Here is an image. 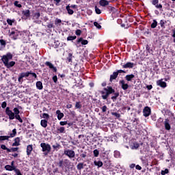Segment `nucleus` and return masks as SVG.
Listing matches in <instances>:
<instances>
[{"label": "nucleus", "mask_w": 175, "mask_h": 175, "mask_svg": "<svg viewBox=\"0 0 175 175\" xmlns=\"http://www.w3.org/2000/svg\"><path fill=\"white\" fill-rule=\"evenodd\" d=\"M100 92L103 99H107L110 94H114L116 91L113 89V88L107 86V88H104V90H102Z\"/></svg>", "instance_id": "nucleus-1"}, {"label": "nucleus", "mask_w": 175, "mask_h": 175, "mask_svg": "<svg viewBox=\"0 0 175 175\" xmlns=\"http://www.w3.org/2000/svg\"><path fill=\"white\" fill-rule=\"evenodd\" d=\"M21 39L23 43H29L32 39V35L29 31H22Z\"/></svg>", "instance_id": "nucleus-2"}, {"label": "nucleus", "mask_w": 175, "mask_h": 175, "mask_svg": "<svg viewBox=\"0 0 175 175\" xmlns=\"http://www.w3.org/2000/svg\"><path fill=\"white\" fill-rule=\"evenodd\" d=\"M40 147L42 148V152H44V155H48L49 152L51 151V146L49 144L41 143Z\"/></svg>", "instance_id": "nucleus-3"}, {"label": "nucleus", "mask_w": 175, "mask_h": 175, "mask_svg": "<svg viewBox=\"0 0 175 175\" xmlns=\"http://www.w3.org/2000/svg\"><path fill=\"white\" fill-rule=\"evenodd\" d=\"M12 58L13 55H12V53H8L6 55L2 56L1 60L5 66V65H8V64H9V61H10V59H12Z\"/></svg>", "instance_id": "nucleus-4"}, {"label": "nucleus", "mask_w": 175, "mask_h": 175, "mask_svg": "<svg viewBox=\"0 0 175 175\" xmlns=\"http://www.w3.org/2000/svg\"><path fill=\"white\" fill-rule=\"evenodd\" d=\"M23 31L20 32L17 30L12 31L10 34V36L14 39V40H16V39H18V36H22Z\"/></svg>", "instance_id": "nucleus-5"}, {"label": "nucleus", "mask_w": 175, "mask_h": 175, "mask_svg": "<svg viewBox=\"0 0 175 175\" xmlns=\"http://www.w3.org/2000/svg\"><path fill=\"white\" fill-rule=\"evenodd\" d=\"M5 113L8 116L10 120H14V113L10 110V108L8 107L5 109Z\"/></svg>", "instance_id": "nucleus-6"}, {"label": "nucleus", "mask_w": 175, "mask_h": 175, "mask_svg": "<svg viewBox=\"0 0 175 175\" xmlns=\"http://www.w3.org/2000/svg\"><path fill=\"white\" fill-rule=\"evenodd\" d=\"M29 75H31V72L21 73L20 75H19L18 81H19V83H22L23 82V79H24V77H28L29 76Z\"/></svg>", "instance_id": "nucleus-7"}, {"label": "nucleus", "mask_w": 175, "mask_h": 175, "mask_svg": "<svg viewBox=\"0 0 175 175\" xmlns=\"http://www.w3.org/2000/svg\"><path fill=\"white\" fill-rule=\"evenodd\" d=\"M64 154L65 155L68 157V158H75V151L72 150H64Z\"/></svg>", "instance_id": "nucleus-8"}, {"label": "nucleus", "mask_w": 175, "mask_h": 175, "mask_svg": "<svg viewBox=\"0 0 175 175\" xmlns=\"http://www.w3.org/2000/svg\"><path fill=\"white\" fill-rule=\"evenodd\" d=\"M143 114L144 117H149L151 114V109L149 107H145L143 110Z\"/></svg>", "instance_id": "nucleus-9"}, {"label": "nucleus", "mask_w": 175, "mask_h": 175, "mask_svg": "<svg viewBox=\"0 0 175 175\" xmlns=\"http://www.w3.org/2000/svg\"><path fill=\"white\" fill-rule=\"evenodd\" d=\"M157 85L162 88H166V82L163 81V79L158 80L157 81Z\"/></svg>", "instance_id": "nucleus-10"}, {"label": "nucleus", "mask_w": 175, "mask_h": 175, "mask_svg": "<svg viewBox=\"0 0 175 175\" xmlns=\"http://www.w3.org/2000/svg\"><path fill=\"white\" fill-rule=\"evenodd\" d=\"M133 66H135V64L132 62H127L126 64L122 65V68H124L125 69H128V68L131 69L133 68Z\"/></svg>", "instance_id": "nucleus-11"}, {"label": "nucleus", "mask_w": 175, "mask_h": 175, "mask_svg": "<svg viewBox=\"0 0 175 175\" xmlns=\"http://www.w3.org/2000/svg\"><path fill=\"white\" fill-rule=\"evenodd\" d=\"M120 84H121L122 90H128L129 88V85H128L127 83H125V81L124 80L120 81Z\"/></svg>", "instance_id": "nucleus-12"}, {"label": "nucleus", "mask_w": 175, "mask_h": 175, "mask_svg": "<svg viewBox=\"0 0 175 175\" xmlns=\"http://www.w3.org/2000/svg\"><path fill=\"white\" fill-rule=\"evenodd\" d=\"M169 122H170L169 119H165L164 121V126L167 131H170L171 126H170V124Z\"/></svg>", "instance_id": "nucleus-13"}, {"label": "nucleus", "mask_w": 175, "mask_h": 175, "mask_svg": "<svg viewBox=\"0 0 175 175\" xmlns=\"http://www.w3.org/2000/svg\"><path fill=\"white\" fill-rule=\"evenodd\" d=\"M45 65H46V66H49V68L50 69H53V71L57 72V68L54 67V65H53V64H51V62H46L45 63Z\"/></svg>", "instance_id": "nucleus-14"}, {"label": "nucleus", "mask_w": 175, "mask_h": 175, "mask_svg": "<svg viewBox=\"0 0 175 175\" xmlns=\"http://www.w3.org/2000/svg\"><path fill=\"white\" fill-rule=\"evenodd\" d=\"M56 114L57 116V120H59V121H61V120L64 118V113L61 112L60 110H57Z\"/></svg>", "instance_id": "nucleus-15"}, {"label": "nucleus", "mask_w": 175, "mask_h": 175, "mask_svg": "<svg viewBox=\"0 0 175 175\" xmlns=\"http://www.w3.org/2000/svg\"><path fill=\"white\" fill-rule=\"evenodd\" d=\"M118 77V72H114L113 74L110 76L109 81H113V80H116Z\"/></svg>", "instance_id": "nucleus-16"}, {"label": "nucleus", "mask_w": 175, "mask_h": 175, "mask_svg": "<svg viewBox=\"0 0 175 175\" xmlns=\"http://www.w3.org/2000/svg\"><path fill=\"white\" fill-rule=\"evenodd\" d=\"M33 150V148L32 145H28L27 146V155L29 156L31 154Z\"/></svg>", "instance_id": "nucleus-17"}, {"label": "nucleus", "mask_w": 175, "mask_h": 175, "mask_svg": "<svg viewBox=\"0 0 175 175\" xmlns=\"http://www.w3.org/2000/svg\"><path fill=\"white\" fill-rule=\"evenodd\" d=\"M13 147H18L20 146V138L16 137L14 139V142L12 144Z\"/></svg>", "instance_id": "nucleus-18"}, {"label": "nucleus", "mask_w": 175, "mask_h": 175, "mask_svg": "<svg viewBox=\"0 0 175 175\" xmlns=\"http://www.w3.org/2000/svg\"><path fill=\"white\" fill-rule=\"evenodd\" d=\"M125 79L127 81H132V79H135V75L133 74L126 75Z\"/></svg>", "instance_id": "nucleus-19"}, {"label": "nucleus", "mask_w": 175, "mask_h": 175, "mask_svg": "<svg viewBox=\"0 0 175 175\" xmlns=\"http://www.w3.org/2000/svg\"><path fill=\"white\" fill-rule=\"evenodd\" d=\"M5 170H8L10 172H12V170H16V167L7 165L5 166Z\"/></svg>", "instance_id": "nucleus-20"}, {"label": "nucleus", "mask_w": 175, "mask_h": 175, "mask_svg": "<svg viewBox=\"0 0 175 175\" xmlns=\"http://www.w3.org/2000/svg\"><path fill=\"white\" fill-rule=\"evenodd\" d=\"M120 27L122 28H123L124 29H126L127 28H129V27H131V25L129 23H120Z\"/></svg>", "instance_id": "nucleus-21"}, {"label": "nucleus", "mask_w": 175, "mask_h": 175, "mask_svg": "<svg viewBox=\"0 0 175 175\" xmlns=\"http://www.w3.org/2000/svg\"><path fill=\"white\" fill-rule=\"evenodd\" d=\"M81 42V44L83 45L88 44V40H83V38H81L78 40V43H80Z\"/></svg>", "instance_id": "nucleus-22"}, {"label": "nucleus", "mask_w": 175, "mask_h": 175, "mask_svg": "<svg viewBox=\"0 0 175 175\" xmlns=\"http://www.w3.org/2000/svg\"><path fill=\"white\" fill-rule=\"evenodd\" d=\"M36 87L38 90H43V83L41 81H37Z\"/></svg>", "instance_id": "nucleus-23"}, {"label": "nucleus", "mask_w": 175, "mask_h": 175, "mask_svg": "<svg viewBox=\"0 0 175 175\" xmlns=\"http://www.w3.org/2000/svg\"><path fill=\"white\" fill-rule=\"evenodd\" d=\"M99 3L100 6H107V5H109V1L106 0H100Z\"/></svg>", "instance_id": "nucleus-24"}, {"label": "nucleus", "mask_w": 175, "mask_h": 175, "mask_svg": "<svg viewBox=\"0 0 175 175\" xmlns=\"http://www.w3.org/2000/svg\"><path fill=\"white\" fill-rule=\"evenodd\" d=\"M94 165L98 166V167H102V166H103V163L100 161H94Z\"/></svg>", "instance_id": "nucleus-25"}, {"label": "nucleus", "mask_w": 175, "mask_h": 175, "mask_svg": "<svg viewBox=\"0 0 175 175\" xmlns=\"http://www.w3.org/2000/svg\"><path fill=\"white\" fill-rule=\"evenodd\" d=\"M40 125L43 128H47V120H42L41 122H40Z\"/></svg>", "instance_id": "nucleus-26"}, {"label": "nucleus", "mask_w": 175, "mask_h": 175, "mask_svg": "<svg viewBox=\"0 0 175 175\" xmlns=\"http://www.w3.org/2000/svg\"><path fill=\"white\" fill-rule=\"evenodd\" d=\"M17 134V131L16 130V129L12 130V133L10 134V136H8L9 137H14V136H16V135Z\"/></svg>", "instance_id": "nucleus-27"}, {"label": "nucleus", "mask_w": 175, "mask_h": 175, "mask_svg": "<svg viewBox=\"0 0 175 175\" xmlns=\"http://www.w3.org/2000/svg\"><path fill=\"white\" fill-rule=\"evenodd\" d=\"M16 65V62H10V63H8V65H5L6 68H12V66H14Z\"/></svg>", "instance_id": "nucleus-28"}, {"label": "nucleus", "mask_w": 175, "mask_h": 175, "mask_svg": "<svg viewBox=\"0 0 175 175\" xmlns=\"http://www.w3.org/2000/svg\"><path fill=\"white\" fill-rule=\"evenodd\" d=\"M10 137L9 136H0V142H3V140H9Z\"/></svg>", "instance_id": "nucleus-29"}, {"label": "nucleus", "mask_w": 175, "mask_h": 175, "mask_svg": "<svg viewBox=\"0 0 175 175\" xmlns=\"http://www.w3.org/2000/svg\"><path fill=\"white\" fill-rule=\"evenodd\" d=\"M66 10L68 11V14H72L74 13L73 10L70 9V6L69 5L66 7Z\"/></svg>", "instance_id": "nucleus-30"}, {"label": "nucleus", "mask_w": 175, "mask_h": 175, "mask_svg": "<svg viewBox=\"0 0 175 175\" xmlns=\"http://www.w3.org/2000/svg\"><path fill=\"white\" fill-rule=\"evenodd\" d=\"M18 150V148H12L11 149H8V152H16Z\"/></svg>", "instance_id": "nucleus-31"}, {"label": "nucleus", "mask_w": 175, "mask_h": 175, "mask_svg": "<svg viewBox=\"0 0 175 175\" xmlns=\"http://www.w3.org/2000/svg\"><path fill=\"white\" fill-rule=\"evenodd\" d=\"M77 167L78 170H81V169H83L84 167V164L83 163H80L77 165Z\"/></svg>", "instance_id": "nucleus-32"}, {"label": "nucleus", "mask_w": 175, "mask_h": 175, "mask_svg": "<svg viewBox=\"0 0 175 175\" xmlns=\"http://www.w3.org/2000/svg\"><path fill=\"white\" fill-rule=\"evenodd\" d=\"M139 144L135 142L133 146H132V149L133 150H137V148H139Z\"/></svg>", "instance_id": "nucleus-33"}, {"label": "nucleus", "mask_w": 175, "mask_h": 175, "mask_svg": "<svg viewBox=\"0 0 175 175\" xmlns=\"http://www.w3.org/2000/svg\"><path fill=\"white\" fill-rule=\"evenodd\" d=\"M14 118H16V120H18L19 122L23 123V119H21L19 114L14 115Z\"/></svg>", "instance_id": "nucleus-34"}, {"label": "nucleus", "mask_w": 175, "mask_h": 175, "mask_svg": "<svg viewBox=\"0 0 175 175\" xmlns=\"http://www.w3.org/2000/svg\"><path fill=\"white\" fill-rule=\"evenodd\" d=\"M23 14H24V16H26V17H29V10H26L23 11Z\"/></svg>", "instance_id": "nucleus-35"}, {"label": "nucleus", "mask_w": 175, "mask_h": 175, "mask_svg": "<svg viewBox=\"0 0 175 175\" xmlns=\"http://www.w3.org/2000/svg\"><path fill=\"white\" fill-rule=\"evenodd\" d=\"M73 57V54L72 53H68V57H67L68 62H72V58Z\"/></svg>", "instance_id": "nucleus-36"}, {"label": "nucleus", "mask_w": 175, "mask_h": 175, "mask_svg": "<svg viewBox=\"0 0 175 175\" xmlns=\"http://www.w3.org/2000/svg\"><path fill=\"white\" fill-rule=\"evenodd\" d=\"M13 111L14 116L20 114V110H18V108H14Z\"/></svg>", "instance_id": "nucleus-37"}, {"label": "nucleus", "mask_w": 175, "mask_h": 175, "mask_svg": "<svg viewBox=\"0 0 175 175\" xmlns=\"http://www.w3.org/2000/svg\"><path fill=\"white\" fill-rule=\"evenodd\" d=\"M59 133H65V127H60L57 129Z\"/></svg>", "instance_id": "nucleus-38"}, {"label": "nucleus", "mask_w": 175, "mask_h": 175, "mask_svg": "<svg viewBox=\"0 0 175 175\" xmlns=\"http://www.w3.org/2000/svg\"><path fill=\"white\" fill-rule=\"evenodd\" d=\"M95 12L97 14H100V13H102V11H100V9L98 8L97 6H95Z\"/></svg>", "instance_id": "nucleus-39"}, {"label": "nucleus", "mask_w": 175, "mask_h": 175, "mask_svg": "<svg viewBox=\"0 0 175 175\" xmlns=\"http://www.w3.org/2000/svg\"><path fill=\"white\" fill-rule=\"evenodd\" d=\"M120 153L119 151L114 152V157L115 158H120Z\"/></svg>", "instance_id": "nucleus-40"}, {"label": "nucleus", "mask_w": 175, "mask_h": 175, "mask_svg": "<svg viewBox=\"0 0 175 175\" xmlns=\"http://www.w3.org/2000/svg\"><path fill=\"white\" fill-rule=\"evenodd\" d=\"M118 95H120L118 93H115V94H114V96H113L111 97V99H112L113 100H116L117 99V98H118Z\"/></svg>", "instance_id": "nucleus-41"}, {"label": "nucleus", "mask_w": 175, "mask_h": 175, "mask_svg": "<svg viewBox=\"0 0 175 175\" xmlns=\"http://www.w3.org/2000/svg\"><path fill=\"white\" fill-rule=\"evenodd\" d=\"M94 27H96L98 29H100L102 28V26H100V25L98 23H94Z\"/></svg>", "instance_id": "nucleus-42"}, {"label": "nucleus", "mask_w": 175, "mask_h": 175, "mask_svg": "<svg viewBox=\"0 0 175 175\" xmlns=\"http://www.w3.org/2000/svg\"><path fill=\"white\" fill-rule=\"evenodd\" d=\"M14 5L15 6H16L17 8H22L23 5H21V4H19L18 3V1H16L14 3Z\"/></svg>", "instance_id": "nucleus-43"}, {"label": "nucleus", "mask_w": 175, "mask_h": 175, "mask_svg": "<svg viewBox=\"0 0 175 175\" xmlns=\"http://www.w3.org/2000/svg\"><path fill=\"white\" fill-rule=\"evenodd\" d=\"M167 173H169V170H167V169H165V170L161 171L162 175L167 174Z\"/></svg>", "instance_id": "nucleus-44"}, {"label": "nucleus", "mask_w": 175, "mask_h": 175, "mask_svg": "<svg viewBox=\"0 0 175 175\" xmlns=\"http://www.w3.org/2000/svg\"><path fill=\"white\" fill-rule=\"evenodd\" d=\"M93 152H94V157H96L99 155V151L98 150H96V149L94 150Z\"/></svg>", "instance_id": "nucleus-45"}, {"label": "nucleus", "mask_w": 175, "mask_h": 175, "mask_svg": "<svg viewBox=\"0 0 175 175\" xmlns=\"http://www.w3.org/2000/svg\"><path fill=\"white\" fill-rule=\"evenodd\" d=\"M112 116H114L115 117H116L117 118H120V117L121 116L120 115V113H116V112H113L112 113Z\"/></svg>", "instance_id": "nucleus-46"}, {"label": "nucleus", "mask_w": 175, "mask_h": 175, "mask_svg": "<svg viewBox=\"0 0 175 175\" xmlns=\"http://www.w3.org/2000/svg\"><path fill=\"white\" fill-rule=\"evenodd\" d=\"M76 36H68L67 38V40H75V39H76Z\"/></svg>", "instance_id": "nucleus-47"}, {"label": "nucleus", "mask_w": 175, "mask_h": 175, "mask_svg": "<svg viewBox=\"0 0 175 175\" xmlns=\"http://www.w3.org/2000/svg\"><path fill=\"white\" fill-rule=\"evenodd\" d=\"M75 107L76 109H81V105H80V103H76Z\"/></svg>", "instance_id": "nucleus-48"}, {"label": "nucleus", "mask_w": 175, "mask_h": 175, "mask_svg": "<svg viewBox=\"0 0 175 175\" xmlns=\"http://www.w3.org/2000/svg\"><path fill=\"white\" fill-rule=\"evenodd\" d=\"M53 148L55 149V150H59V144H56L55 145H53Z\"/></svg>", "instance_id": "nucleus-49"}, {"label": "nucleus", "mask_w": 175, "mask_h": 175, "mask_svg": "<svg viewBox=\"0 0 175 175\" xmlns=\"http://www.w3.org/2000/svg\"><path fill=\"white\" fill-rule=\"evenodd\" d=\"M14 172H15L16 174H17V175H23L21 174V172H20V170H17L15 168Z\"/></svg>", "instance_id": "nucleus-50"}, {"label": "nucleus", "mask_w": 175, "mask_h": 175, "mask_svg": "<svg viewBox=\"0 0 175 175\" xmlns=\"http://www.w3.org/2000/svg\"><path fill=\"white\" fill-rule=\"evenodd\" d=\"M75 33H76V35H77V36H80V35H81V30L77 29V30L75 31Z\"/></svg>", "instance_id": "nucleus-51"}, {"label": "nucleus", "mask_w": 175, "mask_h": 175, "mask_svg": "<svg viewBox=\"0 0 175 175\" xmlns=\"http://www.w3.org/2000/svg\"><path fill=\"white\" fill-rule=\"evenodd\" d=\"M0 44H1V46H5L6 42L4 40H0Z\"/></svg>", "instance_id": "nucleus-52"}, {"label": "nucleus", "mask_w": 175, "mask_h": 175, "mask_svg": "<svg viewBox=\"0 0 175 175\" xmlns=\"http://www.w3.org/2000/svg\"><path fill=\"white\" fill-rule=\"evenodd\" d=\"M1 148L2 150H6L7 152H8V150H10L9 148H8V147H6L5 145H3V144L1 146Z\"/></svg>", "instance_id": "nucleus-53"}, {"label": "nucleus", "mask_w": 175, "mask_h": 175, "mask_svg": "<svg viewBox=\"0 0 175 175\" xmlns=\"http://www.w3.org/2000/svg\"><path fill=\"white\" fill-rule=\"evenodd\" d=\"M6 106H8V104L6 103V102H3L2 103V104H1V107L3 108V109H5V108H6Z\"/></svg>", "instance_id": "nucleus-54"}, {"label": "nucleus", "mask_w": 175, "mask_h": 175, "mask_svg": "<svg viewBox=\"0 0 175 175\" xmlns=\"http://www.w3.org/2000/svg\"><path fill=\"white\" fill-rule=\"evenodd\" d=\"M42 117H43V118H46V120H49V116L48 113H43Z\"/></svg>", "instance_id": "nucleus-55"}, {"label": "nucleus", "mask_w": 175, "mask_h": 175, "mask_svg": "<svg viewBox=\"0 0 175 175\" xmlns=\"http://www.w3.org/2000/svg\"><path fill=\"white\" fill-rule=\"evenodd\" d=\"M53 80L54 83H57V81H58V78L57 77V75L53 77Z\"/></svg>", "instance_id": "nucleus-56"}, {"label": "nucleus", "mask_w": 175, "mask_h": 175, "mask_svg": "<svg viewBox=\"0 0 175 175\" xmlns=\"http://www.w3.org/2000/svg\"><path fill=\"white\" fill-rule=\"evenodd\" d=\"M107 111V107H106V105L103 106V107H102V111H103V113H105V112H106Z\"/></svg>", "instance_id": "nucleus-57"}, {"label": "nucleus", "mask_w": 175, "mask_h": 175, "mask_svg": "<svg viewBox=\"0 0 175 175\" xmlns=\"http://www.w3.org/2000/svg\"><path fill=\"white\" fill-rule=\"evenodd\" d=\"M67 124H68V122L66 121L59 122V124L62 125V126H64V125H66Z\"/></svg>", "instance_id": "nucleus-58"}, {"label": "nucleus", "mask_w": 175, "mask_h": 175, "mask_svg": "<svg viewBox=\"0 0 175 175\" xmlns=\"http://www.w3.org/2000/svg\"><path fill=\"white\" fill-rule=\"evenodd\" d=\"M158 23H152L151 25V28H156Z\"/></svg>", "instance_id": "nucleus-59"}, {"label": "nucleus", "mask_w": 175, "mask_h": 175, "mask_svg": "<svg viewBox=\"0 0 175 175\" xmlns=\"http://www.w3.org/2000/svg\"><path fill=\"white\" fill-rule=\"evenodd\" d=\"M159 2V0H152V5H157Z\"/></svg>", "instance_id": "nucleus-60"}, {"label": "nucleus", "mask_w": 175, "mask_h": 175, "mask_svg": "<svg viewBox=\"0 0 175 175\" xmlns=\"http://www.w3.org/2000/svg\"><path fill=\"white\" fill-rule=\"evenodd\" d=\"M135 168L137 169V170H142V167L139 165H137L135 166Z\"/></svg>", "instance_id": "nucleus-61"}, {"label": "nucleus", "mask_w": 175, "mask_h": 175, "mask_svg": "<svg viewBox=\"0 0 175 175\" xmlns=\"http://www.w3.org/2000/svg\"><path fill=\"white\" fill-rule=\"evenodd\" d=\"M116 73H118H118H125V71H124V70H118V71L116 72Z\"/></svg>", "instance_id": "nucleus-62"}, {"label": "nucleus", "mask_w": 175, "mask_h": 175, "mask_svg": "<svg viewBox=\"0 0 175 175\" xmlns=\"http://www.w3.org/2000/svg\"><path fill=\"white\" fill-rule=\"evenodd\" d=\"M146 88L148 90H152V86L151 85H148L146 86Z\"/></svg>", "instance_id": "nucleus-63"}, {"label": "nucleus", "mask_w": 175, "mask_h": 175, "mask_svg": "<svg viewBox=\"0 0 175 175\" xmlns=\"http://www.w3.org/2000/svg\"><path fill=\"white\" fill-rule=\"evenodd\" d=\"M172 38H175V30L172 31Z\"/></svg>", "instance_id": "nucleus-64"}]
</instances>
